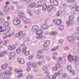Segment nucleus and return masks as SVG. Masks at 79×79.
<instances>
[{
    "label": "nucleus",
    "instance_id": "obj_1",
    "mask_svg": "<svg viewBox=\"0 0 79 79\" xmlns=\"http://www.w3.org/2000/svg\"><path fill=\"white\" fill-rule=\"evenodd\" d=\"M68 60L70 62H73L74 61L75 62H77L79 61V57L77 55L73 56L69 54L68 56Z\"/></svg>",
    "mask_w": 79,
    "mask_h": 79
},
{
    "label": "nucleus",
    "instance_id": "obj_2",
    "mask_svg": "<svg viewBox=\"0 0 79 79\" xmlns=\"http://www.w3.org/2000/svg\"><path fill=\"white\" fill-rule=\"evenodd\" d=\"M3 25L4 27H6L5 29L4 34V35H6V34H8L10 31V27H7L9 25V22L8 21H6L4 23Z\"/></svg>",
    "mask_w": 79,
    "mask_h": 79
},
{
    "label": "nucleus",
    "instance_id": "obj_3",
    "mask_svg": "<svg viewBox=\"0 0 79 79\" xmlns=\"http://www.w3.org/2000/svg\"><path fill=\"white\" fill-rule=\"evenodd\" d=\"M67 69L73 75H75L76 74V72L72 69V67L71 66L68 65L67 66Z\"/></svg>",
    "mask_w": 79,
    "mask_h": 79
},
{
    "label": "nucleus",
    "instance_id": "obj_4",
    "mask_svg": "<svg viewBox=\"0 0 79 79\" xmlns=\"http://www.w3.org/2000/svg\"><path fill=\"white\" fill-rule=\"evenodd\" d=\"M57 61H60V63L62 64H64L66 63V59L65 58H62L60 57L57 59Z\"/></svg>",
    "mask_w": 79,
    "mask_h": 79
},
{
    "label": "nucleus",
    "instance_id": "obj_5",
    "mask_svg": "<svg viewBox=\"0 0 79 79\" xmlns=\"http://www.w3.org/2000/svg\"><path fill=\"white\" fill-rule=\"evenodd\" d=\"M67 40L69 42L71 43H73L75 41V38L74 36H70L68 37L67 38Z\"/></svg>",
    "mask_w": 79,
    "mask_h": 79
},
{
    "label": "nucleus",
    "instance_id": "obj_6",
    "mask_svg": "<svg viewBox=\"0 0 79 79\" xmlns=\"http://www.w3.org/2000/svg\"><path fill=\"white\" fill-rule=\"evenodd\" d=\"M13 23L15 25H18L21 23V21L18 18H15L13 20Z\"/></svg>",
    "mask_w": 79,
    "mask_h": 79
},
{
    "label": "nucleus",
    "instance_id": "obj_7",
    "mask_svg": "<svg viewBox=\"0 0 79 79\" xmlns=\"http://www.w3.org/2000/svg\"><path fill=\"white\" fill-rule=\"evenodd\" d=\"M50 2L53 6H57L58 5V1L57 0H50Z\"/></svg>",
    "mask_w": 79,
    "mask_h": 79
},
{
    "label": "nucleus",
    "instance_id": "obj_8",
    "mask_svg": "<svg viewBox=\"0 0 79 79\" xmlns=\"http://www.w3.org/2000/svg\"><path fill=\"white\" fill-rule=\"evenodd\" d=\"M53 22L55 25H60L62 23V21L60 19L57 20L56 19H54Z\"/></svg>",
    "mask_w": 79,
    "mask_h": 79
},
{
    "label": "nucleus",
    "instance_id": "obj_9",
    "mask_svg": "<svg viewBox=\"0 0 79 79\" xmlns=\"http://www.w3.org/2000/svg\"><path fill=\"white\" fill-rule=\"evenodd\" d=\"M13 4H14L15 5H17V8H22L23 9H24L25 8V7L23 6H20L18 5V2H17L13 1Z\"/></svg>",
    "mask_w": 79,
    "mask_h": 79
},
{
    "label": "nucleus",
    "instance_id": "obj_10",
    "mask_svg": "<svg viewBox=\"0 0 79 79\" xmlns=\"http://www.w3.org/2000/svg\"><path fill=\"white\" fill-rule=\"evenodd\" d=\"M15 55H16V53L15 52H10V55H9V56L10 57L9 60H11V58H13V57L15 56Z\"/></svg>",
    "mask_w": 79,
    "mask_h": 79
},
{
    "label": "nucleus",
    "instance_id": "obj_11",
    "mask_svg": "<svg viewBox=\"0 0 79 79\" xmlns=\"http://www.w3.org/2000/svg\"><path fill=\"white\" fill-rule=\"evenodd\" d=\"M38 29L39 27L37 25H34L32 27V30L33 32H37Z\"/></svg>",
    "mask_w": 79,
    "mask_h": 79
},
{
    "label": "nucleus",
    "instance_id": "obj_12",
    "mask_svg": "<svg viewBox=\"0 0 79 79\" xmlns=\"http://www.w3.org/2000/svg\"><path fill=\"white\" fill-rule=\"evenodd\" d=\"M68 6L66 4H64L63 5V8L64 10H63V12L64 13H65L66 11V10L67 9V8H68Z\"/></svg>",
    "mask_w": 79,
    "mask_h": 79
},
{
    "label": "nucleus",
    "instance_id": "obj_13",
    "mask_svg": "<svg viewBox=\"0 0 79 79\" xmlns=\"http://www.w3.org/2000/svg\"><path fill=\"white\" fill-rule=\"evenodd\" d=\"M1 69L2 70H5L8 67V64H5L3 65H2L1 66Z\"/></svg>",
    "mask_w": 79,
    "mask_h": 79
},
{
    "label": "nucleus",
    "instance_id": "obj_14",
    "mask_svg": "<svg viewBox=\"0 0 79 79\" xmlns=\"http://www.w3.org/2000/svg\"><path fill=\"white\" fill-rule=\"evenodd\" d=\"M36 39H44V38H45V37L44 36V35H42L41 34L36 35Z\"/></svg>",
    "mask_w": 79,
    "mask_h": 79
},
{
    "label": "nucleus",
    "instance_id": "obj_15",
    "mask_svg": "<svg viewBox=\"0 0 79 79\" xmlns=\"http://www.w3.org/2000/svg\"><path fill=\"white\" fill-rule=\"evenodd\" d=\"M17 61L20 64H24V60L21 58L17 59Z\"/></svg>",
    "mask_w": 79,
    "mask_h": 79
},
{
    "label": "nucleus",
    "instance_id": "obj_16",
    "mask_svg": "<svg viewBox=\"0 0 79 79\" xmlns=\"http://www.w3.org/2000/svg\"><path fill=\"white\" fill-rule=\"evenodd\" d=\"M66 24L67 26H69L72 24V22L70 20H68L66 22Z\"/></svg>",
    "mask_w": 79,
    "mask_h": 79
},
{
    "label": "nucleus",
    "instance_id": "obj_17",
    "mask_svg": "<svg viewBox=\"0 0 79 79\" xmlns=\"http://www.w3.org/2000/svg\"><path fill=\"white\" fill-rule=\"evenodd\" d=\"M7 52L6 51H4L2 52H0V57H3L5 55H6Z\"/></svg>",
    "mask_w": 79,
    "mask_h": 79
},
{
    "label": "nucleus",
    "instance_id": "obj_18",
    "mask_svg": "<svg viewBox=\"0 0 79 79\" xmlns=\"http://www.w3.org/2000/svg\"><path fill=\"white\" fill-rule=\"evenodd\" d=\"M53 7L52 6V5H49L48 6V10L49 12H50V11H51V10H52L53 9Z\"/></svg>",
    "mask_w": 79,
    "mask_h": 79
},
{
    "label": "nucleus",
    "instance_id": "obj_19",
    "mask_svg": "<svg viewBox=\"0 0 79 79\" xmlns=\"http://www.w3.org/2000/svg\"><path fill=\"white\" fill-rule=\"evenodd\" d=\"M74 35L77 40H79V32L75 33Z\"/></svg>",
    "mask_w": 79,
    "mask_h": 79
},
{
    "label": "nucleus",
    "instance_id": "obj_20",
    "mask_svg": "<svg viewBox=\"0 0 79 79\" xmlns=\"http://www.w3.org/2000/svg\"><path fill=\"white\" fill-rule=\"evenodd\" d=\"M48 27H47V25L45 24L41 26V28L42 29H47Z\"/></svg>",
    "mask_w": 79,
    "mask_h": 79
},
{
    "label": "nucleus",
    "instance_id": "obj_21",
    "mask_svg": "<svg viewBox=\"0 0 79 79\" xmlns=\"http://www.w3.org/2000/svg\"><path fill=\"white\" fill-rule=\"evenodd\" d=\"M27 13L31 16L32 15V13L31 12V10L29 8L27 9Z\"/></svg>",
    "mask_w": 79,
    "mask_h": 79
},
{
    "label": "nucleus",
    "instance_id": "obj_22",
    "mask_svg": "<svg viewBox=\"0 0 79 79\" xmlns=\"http://www.w3.org/2000/svg\"><path fill=\"white\" fill-rule=\"evenodd\" d=\"M47 8V5L46 3H44L43 5V10L44 11L46 10Z\"/></svg>",
    "mask_w": 79,
    "mask_h": 79
},
{
    "label": "nucleus",
    "instance_id": "obj_23",
    "mask_svg": "<svg viewBox=\"0 0 79 79\" xmlns=\"http://www.w3.org/2000/svg\"><path fill=\"white\" fill-rule=\"evenodd\" d=\"M23 15H24V13L23 12H20L18 14V16L20 18H23Z\"/></svg>",
    "mask_w": 79,
    "mask_h": 79
},
{
    "label": "nucleus",
    "instance_id": "obj_24",
    "mask_svg": "<svg viewBox=\"0 0 79 79\" xmlns=\"http://www.w3.org/2000/svg\"><path fill=\"white\" fill-rule=\"evenodd\" d=\"M27 47L25 46L23 48H22V52L23 53H25L26 52L27 50Z\"/></svg>",
    "mask_w": 79,
    "mask_h": 79
},
{
    "label": "nucleus",
    "instance_id": "obj_25",
    "mask_svg": "<svg viewBox=\"0 0 79 79\" xmlns=\"http://www.w3.org/2000/svg\"><path fill=\"white\" fill-rule=\"evenodd\" d=\"M31 22V20L30 19L26 18L25 20V23H30Z\"/></svg>",
    "mask_w": 79,
    "mask_h": 79
},
{
    "label": "nucleus",
    "instance_id": "obj_26",
    "mask_svg": "<svg viewBox=\"0 0 79 79\" xmlns=\"http://www.w3.org/2000/svg\"><path fill=\"white\" fill-rule=\"evenodd\" d=\"M37 34L39 35L40 34H42L43 33V31L42 30H38L36 32Z\"/></svg>",
    "mask_w": 79,
    "mask_h": 79
},
{
    "label": "nucleus",
    "instance_id": "obj_27",
    "mask_svg": "<svg viewBox=\"0 0 79 79\" xmlns=\"http://www.w3.org/2000/svg\"><path fill=\"white\" fill-rule=\"evenodd\" d=\"M50 43V42L49 41H46V43H44V47H47V46H49Z\"/></svg>",
    "mask_w": 79,
    "mask_h": 79
},
{
    "label": "nucleus",
    "instance_id": "obj_28",
    "mask_svg": "<svg viewBox=\"0 0 79 79\" xmlns=\"http://www.w3.org/2000/svg\"><path fill=\"white\" fill-rule=\"evenodd\" d=\"M59 48V46H57L55 48H52L51 50V52H55L56 51V50H58Z\"/></svg>",
    "mask_w": 79,
    "mask_h": 79
},
{
    "label": "nucleus",
    "instance_id": "obj_29",
    "mask_svg": "<svg viewBox=\"0 0 79 79\" xmlns=\"http://www.w3.org/2000/svg\"><path fill=\"white\" fill-rule=\"evenodd\" d=\"M35 2L32 3L29 5V6L30 8H33L35 6Z\"/></svg>",
    "mask_w": 79,
    "mask_h": 79
},
{
    "label": "nucleus",
    "instance_id": "obj_30",
    "mask_svg": "<svg viewBox=\"0 0 79 79\" xmlns=\"http://www.w3.org/2000/svg\"><path fill=\"white\" fill-rule=\"evenodd\" d=\"M11 71L9 70H8L5 71L6 74H7V75H10V74H11Z\"/></svg>",
    "mask_w": 79,
    "mask_h": 79
},
{
    "label": "nucleus",
    "instance_id": "obj_31",
    "mask_svg": "<svg viewBox=\"0 0 79 79\" xmlns=\"http://www.w3.org/2000/svg\"><path fill=\"white\" fill-rule=\"evenodd\" d=\"M62 14V11L61 10H59L57 12L56 14V16H60V15H61Z\"/></svg>",
    "mask_w": 79,
    "mask_h": 79
},
{
    "label": "nucleus",
    "instance_id": "obj_32",
    "mask_svg": "<svg viewBox=\"0 0 79 79\" xmlns=\"http://www.w3.org/2000/svg\"><path fill=\"white\" fill-rule=\"evenodd\" d=\"M22 34V31H20L16 34L15 36L16 37H19L20 36V35H21Z\"/></svg>",
    "mask_w": 79,
    "mask_h": 79
},
{
    "label": "nucleus",
    "instance_id": "obj_33",
    "mask_svg": "<svg viewBox=\"0 0 79 79\" xmlns=\"http://www.w3.org/2000/svg\"><path fill=\"white\" fill-rule=\"evenodd\" d=\"M27 79H34V77L31 75H28L27 77Z\"/></svg>",
    "mask_w": 79,
    "mask_h": 79
},
{
    "label": "nucleus",
    "instance_id": "obj_34",
    "mask_svg": "<svg viewBox=\"0 0 79 79\" xmlns=\"http://www.w3.org/2000/svg\"><path fill=\"white\" fill-rule=\"evenodd\" d=\"M75 4H72L70 5H69V7L71 9H73L75 7Z\"/></svg>",
    "mask_w": 79,
    "mask_h": 79
},
{
    "label": "nucleus",
    "instance_id": "obj_35",
    "mask_svg": "<svg viewBox=\"0 0 79 79\" xmlns=\"http://www.w3.org/2000/svg\"><path fill=\"white\" fill-rule=\"evenodd\" d=\"M66 77H67V74L66 73H64L62 76V78L63 79H65Z\"/></svg>",
    "mask_w": 79,
    "mask_h": 79
},
{
    "label": "nucleus",
    "instance_id": "obj_36",
    "mask_svg": "<svg viewBox=\"0 0 79 79\" xmlns=\"http://www.w3.org/2000/svg\"><path fill=\"white\" fill-rule=\"evenodd\" d=\"M50 35H58V33L56 31H52L50 33Z\"/></svg>",
    "mask_w": 79,
    "mask_h": 79
},
{
    "label": "nucleus",
    "instance_id": "obj_37",
    "mask_svg": "<svg viewBox=\"0 0 79 79\" xmlns=\"http://www.w3.org/2000/svg\"><path fill=\"white\" fill-rule=\"evenodd\" d=\"M58 74L59 75H61L63 74V69H60L58 71Z\"/></svg>",
    "mask_w": 79,
    "mask_h": 79
},
{
    "label": "nucleus",
    "instance_id": "obj_38",
    "mask_svg": "<svg viewBox=\"0 0 79 79\" xmlns=\"http://www.w3.org/2000/svg\"><path fill=\"white\" fill-rule=\"evenodd\" d=\"M43 57V56L42 55H37L36 56V59H40L41 58H42Z\"/></svg>",
    "mask_w": 79,
    "mask_h": 79
},
{
    "label": "nucleus",
    "instance_id": "obj_39",
    "mask_svg": "<svg viewBox=\"0 0 79 79\" xmlns=\"http://www.w3.org/2000/svg\"><path fill=\"white\" fill-rule=\"evenodd\" d=\"M59 29L60 31H63L64 29V26L62 25H60L59 26Z\"/></svg>",
    "mask_w": 79,
    "mask_h": 79
},
{
    "label": "nucleus",
    "instance_id": "obj_40",
    "mask_svg": "<svg viewBox=\"0 0 79 79\" xmlns=\"http://www.w3.org/2000/svg\"><path fill=\"white\" fill-rule=\"evenodd\" d=\"M25 56H27L30 54V52L29 51H28L27 52L26 51L25 52L23 53Z\"/></svg>",
    "mask_w": 79,
    "mask_h": 79
},
{
    "label": "nucleus",
    "instance_id": "obj_41",
    "mask_svg": "<svg viewBox=\"0 0 79 79\" xmlns=\"http://www.w3.org/2000/svg\"><path fill=\"white\" fill-rule=\"evenodd\" d=\"M9 42V40H5L3 43V45H6L8 44V43Z\"/></svg>",
    "mask_w": 79,
    "mask_h": 79
},
{
    "label": "nucleus",
    "instance_id": "obj_42",
    "mask_svg": "<svg viewBox=\"0 0 79 79\" xmlns=\"http://www.w3.org/2000/svg\"><path fill=\"white\" fill-rule=\"evenodd\" d=\"M6 75V73L5 72H2L1 73L0 76L1 77H5V75Z\"/></svg>",
    "mask_w": 79,
    "mask_h": 79
},
{
    "label": "nucleus",
    "instance_id": "obj_43",
    "mask_svg": "<svg viewBox=\"0 0 79 79\" xmlns=\"http://www.w3.org/2000/svg\"><path fill=\"white\" fill-rule=\"evenodd\" d=\"M32 67L34 68H35L37 66V63L35 62H33L32 63Z\"/></svg>",
    "mask_w": 79,
    "mask_h": 79
},
{
    "label": "nucleus",
    "instance_id": "obj_44",
    "mask_svg": "<svg viewBox=\"0 0 79 79\" xmlns=\"http://www.w3.org/2000/svg\"><path fill=\"white\" fill-rule=\"evenodd\" d=\"M38 7H40L42 6V2L41 1L38 2Z\"/></svg>",
    "mask_w": 79,
    "mask_h": 79
},
{
    "label": "nucleus",
    "instance_id": "obj_45",
    "mask_svg": "<svg viewBox=\"0 0 79 79\" xmlns=\"http://www.w3.org/2000/svg\"><path fill=\"white\" fill-rule=\"evenodd\" d=\"M21 52V48H18L16 50V53L18 54L19 53Z\"/></svg>",
    "mask_w": 79,
    "mask_h": 79
},
{
    "label": "nucleus",
    "instance_id": "obj_46",
    "mask_svg": "<svg viewBox=\"0 0 79 79\" xmlns=\"http://www.w3.org/2000/svg\"><path fill=\"white\" fill-rule=\"evenodd\" d=\"M74 19V17L73 15H71L69 16V19L70 21H71V20H73Z\"/></svg>",
    "mask_w": 79,
    "mask_h": 79
},
{
    "label": "nucleus",
    "instance_id": "obj_47",
    "mask_svg": "<svg viewBox=\"0 0 79 79\" xmlns=\"http://www.w3.org/2000/svg\"><path fill=\"white\" fill-rule=\"evenodd\" d=\"M55 66L57 68H59L60 67V64L59 63H56L55 64Z\"/></svg>",
    "mask_w": 79,
    "mask_h": 79
},
{
    "label": "nucleus",
    "instance_id": "obj_48",
    "mask_svg": "<svg viewBox=\"0 0 79 79\" xmlns=\"http://www.w3.org/2000/svg\"><path fill=\"white\" fill-rule=\"evenodd\" d=\"M4 21H5V19H0V24H2Z\"/></svg>",
    "mask_w": 79,
    "mask_h": 79
},
{
    "label": "nucleus",
    "instance_id": "obj_49",
    "mask_svg": "<svg viewBox=\"0 0 79 79\" xmlns=\"http://www.w3.org/2000/svg\"><path fill=\"white\" fill-rule=\"evenodd\" d=\"M63 42H64V40H63L60 39L59 41V43L60 44H62Z\"/></svg>",
    "mask_w": 79,
    "mask_h": 79
},
{
    "label": "nucleus",
    "instance_id": "obj_50",
    "mask_svg": "<svg viewBox=\"0 0 79 79\" xmlns=\"http://www.w3.org/2000/svg\"><path fill=\"white\" fill-rule=\"evenodd\" d=\"M11 36V35L9 34L3 37V39H6V37H10Z\"/></svg>",
    "mask_w": 79,
    "mask_h": 79
},
{
    "label": "nucleus",
    "instance_id": "obj_51",
    "mask_svg": "<svg viewBox=\"0 0 79 79\" xmlns=\"http://www.w3.org/2000/svg\"><path fill=\"white\" fill-rule=\"evenodd\" d=\"M4 10H9V7L8 6H6L4 7Z\"/></svg>",
    "mask_w": 79,
    "mask_h": 79
},
{
    "label": "nucleus",
    "instance_id": "obj_52",
    "mask_svg": "<svg viewBox=\"0 0 79 79\" xmlns=\"http://www.w3.org/2000/svg\"><path fill=\"white\" fill-rule=\"evenodd\" d=\"M75 9L76 11H79V6H77L75 8Z\"/></svg>",
    "mask_w": 79,
    "mask_h": 79
},
{
    "label": "nucleus",
    "instance_id": "obj_53",
    "mask_svg": "<svg viewBox=\"0 0 79 79\" xmlns=\"http://www.w3.org/2000/svg\"><path fill=\"white\" fill-rule=\"evenodd\" d=\"M27 66L28 68H30V67H31V63L30 62H28L27 63Z\"/></svg>",
    "mask_w": 79,
    "mask_h": 79
},
{
    "label": "nucleus",
    "instance_id": "obj_54",
    "mask_svg": "<svg viewBox=\"0 0 79 79\" xmlns=\"http://www.w3.org/2000/svg\"><path fill=\"white\" fill-rule=\"evenodd\" d=\"M76 1V0H68L67 2H69V3H73V2H74Z\"/></svg>",
    "mask_w": 79,
    "mask_h": 79
},
{
    "label": "nucleus",
    "instance_id": "obj_55",
    "mask_svg": "<svg viewBox=\"0 0 79 79\" xmlns=\"http://www.w3.org/2000/svg\"><path fill=\"white\" fill-rule=\"evenodd\" d=\"M46 59L48 61H50L51 60V58L48 56H46Z\"/></svg>",
    "mask_w": 79,
    "mask_h": 79
},
{
    "label": "nucleus",
    "instance_id": "obj_56",
    "mask_svg": "<svg viewBox=\"0 0 79 79\" xmlns=\"http://www.w3.org/2000/svg\"><path fill=\"white\" fill-rule=\"evenodd\" d=\"M33 58V55H31L29 56L28 58L29 60H32Z\"/></svg>",
    "mask_w": 79,
    "mask_h": 79
},
{
    "label": "nucleus",
    "instance_id": "obj_57",
    "mask_svg": "<svg viewBox=\"0 0 79 79\" xmlns=\"http://www.w3.org/2000/svg\"><path fill=\"white\" fill-rule=\"evenodd\" d=\"M11 47L12 48V50H14V49L16 48L15 47V45H11Z\"/></svg>",
    "mask_w": 79,
    "mask_h": 79
},
{
    "label": "nucleus",
    "instance_id": "obj_58",
    "mask_svg": "<svg viewBox=\"0 0 79 79\" xmlns=\"http://www.w3.org/2000/svg\"><path fill=\"white\" fill-rule=\"evenodd\" d=\"M8 50H12V48H11V45L7 47Z\"/></svg>",
    "mask_w": 79,
    "mask_h": 79
},
{
    "label": "nucleus",
    "instance_id": "obj_59",
    "mask_svg": "<svg viewBox=\"0 0 79 79\" xmlns=\"http://www.w3.org/2000/svg\"><path fill=\"white\" fill-rule=\"evenodd\" d=\"M4 11L5 14H6V15H7V14L8 13L9 10H4Z\"/></svg>",
    "mask_w": 79,
    "mask_h": 79
},
{
    "label": "nucleus",
    "instance_id": "obj_60",
    "mask_svg": "<svg viewBox=\"0 0 79 79\" xmlns=\"http://www.w3.org/2000/svg\"><path fill=\"white\" fill-rule=\"evenodd\" d=\"M47 65H44L43 68V69L44 71H45V70L47 69Z\"/></svg>",
    "mask_w": 79,
    "mask_h": 79
},
{
    "label": "nucleus",
    "instance_id": "obj_61",
    "mask_svg": "<svg viewBox=\"0 0 79 79\" xmlns=\"http://www.w3.org/2000/svg\"><path fill=\"white\" fill-rule=\"evenodd\" d=\"M43 52L42 50H40L38 51V54H41Z\"/></svg>",
    "mask_w": 79,
    "mask_h": 79
},
{
    "label": "nucleus",
    "instance_id": "obj_62",
    "mask_svg": "<svg viewBox=\"0 0 79 79\" xmlns=\"http://www.w3.org/2000/svg\"><path fill=\"white\" fill-rule=\"evenodd\" d=\"M10 8L11 10H14V8H15V7H14L13 6H10Z\"/></svg>",
    "mask_w": 79,
    "mask_h": 79
},
{
    "label": "nucleus",
    "instance_id": "obj_63",
    "mask_svg": "<svg viewBox=\"0 0 79 79\" xmlns=\"http://www.w3.org/2000/svg\"><path fill=\"white\" fill-rule=\"evenodd\" d=\"M46 78V79H50V75H47Z\"/></svg>",
    "mask_w": 79,
    "mask_h": 79
},
{
    "label": "nucleus",
    "instance_id": "obj_64",
    "mask_svg": "<svg viewBox=\"0 0 79 79\" xmlns=\"http://www.w3.org/2000/svg\"><path fill=\"white\" fill-rule=\"evenodd\" d=\"M37 64L39 66H41L42 65V62L39 61L37 62Z\"/></svg>",
    "mask_w": 79,
    "mask_h": 79
}]
</instances>
